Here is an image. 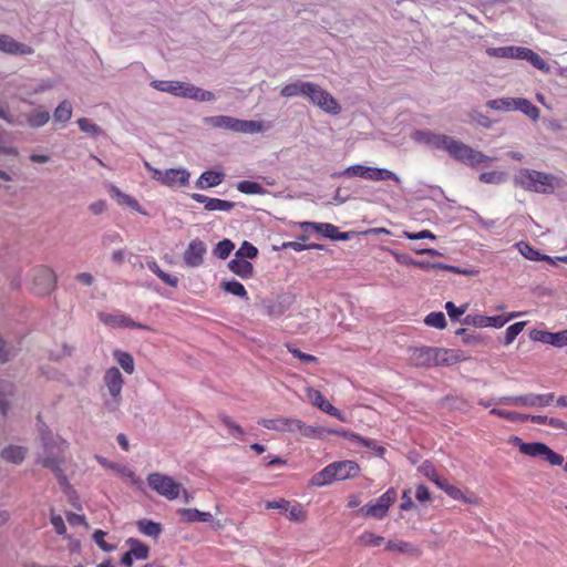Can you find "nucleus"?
<instances>
[{
	"mask_svg": "<svg viewBox=\"0 0 567 567\" xmlns=\"http://www.w3.org/2000/svg\"><path fill=\"white\" fill-rule=\"evenodd\" d=\"M411 138L433 150L445 151L452 158L471 167L488 166L493 162L492 157L472 148L462 141L430 130H416L412 133Z\"/></svg>",
	"mask_w": 567,
	"mask_h": 567,
	"instance_id": "nucleus-1",
	"label": "nucleus"
},
{
	"mask_svg": "<svg viewBox=\"0 0 567 567\" xmlns=\"http://www.w3.org/2000/svg\"><path fill=\"white\" fill-rule=\"evenodd\" d=\"M514 184L527 192L553 194L566 185L563 175H555L529 168H520L514 176Z\"/></svg>",
	"mask_w": 567,
	"mask_h": 567,
	"instance_id": "nucleus-2",
	"label": "nucleus"
},
{
	"mask_svg": "<svg viewBox=\"0 0 567 567\" xmlns=\"http://www.w3.org/2000/svg\"><path fill=\"white\" fill-rule=\"evenodd\" d=\"M39 436L42 443V453L39 462L53 472H61V464L65 461L68 442L60 435L53 433L45 424L38 427Z\"/></svg>",
	"mask_w": 567,
	"mask_h": 567,
	"instance_id": "nucleus-3",
	"label": "nucleus"
},
{
	"mask_svg": "<svg viewBox=\"0 0 567 567\" xmlns=\"http://www.w3.org/2000/svg\"><path fill=\"white\" fill-rule=\"evenodd\" d=\"M360 473V466L354 461H339L333 462L316 473L310 484L312 486L322 487L330 485L336 481H344L358 476Z\"/></svg>",
	"mask_w": 567,
	"mask_h": 567,
	"instance_id": "nucleus-4",
	"label": "nucleus"
},
{
	"mask_svg": "<svg viewBox=\"0 0 567 567\" xmlns=\"http://www.w3.org/2000/svg\"><path fill=\"white\" fill-rule=\"evenodd\" d=\"M509 443L518 447L519 452L529 457H539L550 465L563 466L567 472V462H564V456L543 442H525L519 436H511Z\"/></svg>",
	"mask_w": 567,
	"mask_h": 567,
	"instance_id": "nucleus-5",
	"label": "nucleus"
},
{
	"mask_svg": "<svg viewBox=\"0 0 567 567\" xmlns=\"http://www.w3.org/2000/svg\"><path fill=\"white\" fill-rule=\"evenodd\" d=\"M103 384L106 390L104 409L110 413L120 411L123 401L122 390L124 385V378L120 370L115 367L109 368L103 375Z\"/></svg>",
	"mask_w": 567,
	"mask_h": 567,
	"instance_id": "nucleus-6",
	"label": "nucleus"
},
{
	"mask_svg": "<svg viewBox=\"0 0 567 567\" xmlns=\"http://www.w3.org/2000/svg\"><path fill=\"white\" fill-rule=\"evenodd\" d=\"M144 166L152 173V178L154 181L166 187H185L189 184L190 173L186 168H169L161 171L153 167L148 162H144Z\"/></svg>",
	"mask_w": 567,
	"mask_h": 567,
	"instance_id": "nucleus-7",
	"label": "nucleus"
},
{
	"mask_svg": "<svg viewBox=\"0 0 567 567\" xmlns=\"http://www.w3.org/2000/svg\"><path fill=\"white\" fill-rule=\"evenodd\" d=\"M315 106L319 107L324 113L338 115L341 113V105L337 99L326 89L311 82L307 96Z\"/></svg>",
	"mask_w": 567,
	"mask_h": 567,
	"instance_id": "nucleus-8",
	"label": "nucleus"
},
{
	"mask_svg": "<svg viewBox=\"0 0 567 567\" xmlns=\"http://www.w3.org/2000/svg\"><path fill=\"white\" fill-rule=\"evenodd\" d=\"M554 393H527L523 395H511L497 398V403L509 406H522V408H546L554 401Z\"/></svg>",
	"mask_w": 567,
	"mask_h": 567,
	"instance_id": "nucleus-9",
	"label": "nucleus"
},
{
	"mask_svg": "<svg viewBox=\"0 0 567 567\" xmlns=\"http://www.w3.org/2000/svg\"><path fill=\"white\" fill-rule=\"evenodd\" d=\"M147 483L161 496L173 501L179 497L182 485L173 477L162 473H151L147 476Z\"/></svg>",
	"mask_w": 567,
	"mask_h": 567,
	"instance_id": "nucleus-10",
	"label": "nucleus"
},
{
	"mask_svg": "<svg viewBox=\"0 0 567 567\" xmlns=\"http://www.w3.org/2000/svg\"><path fill=\"white\" fill-rule=\"evenodd\" d=\"M30 281V290L34 295H47L55 285V276L50 268L38 267L32 269L28 275Z\"/></svg>",
	"mask_w": 567,
	"mask_h": 567,
	"instance_id": "nucleus-11",
	"label": "nucleus"
},
{
	"mask_svg": "<svg viewBox=\"0 0 567 567\" xmlns=\"http://www.w3.org/2000/svg\"><path fill=\"white\" fill-rule=\"evenodd\" d=\"M396 499V492L394 488H389L375 502H371L363 506L360 512L364 516L382 519L386 516L390 506Z\"/></svg>",
	"mask_w": 567,
	"mask_h": 567,
	"instance_id": "nucleus-12",
	"label": "nucleus"
},
{
	"mask_svg": "<svg viewBox=\"0 0 567 567\" xmlns=\"http://www.w3.org/2000/svg\"><path fill=\"white\" fill-rule=\"evenodd\" d=\"M519 312H512L506 318L502 316H484V315H467L463 320V324L473 326L475 328H496L504 327L509 320L519 316Z\"/></svg>",
	"mask_w": 567,
	"mask_h": 567,
	"instance_id": "nucleus-13",
	"label": "nucleus"
},
{
	"mask_svg": "<svg viewBox=\"0 0 567 567\" xmlns=\"http://www.w3.org/2000/svg\"><path fill=\"white\" fill-rule=\"evenodd\" d=\"M268 509H279L289 520L301 523L307 517L305 506L287 499H276L266 503Z\"/></svg>",
	"mask_w": 567,
	"mask_h": 567,
	"instance_id": "nucleus-14",
	"label": "nucleus"
},
{
	"mask_svg": "<svg viewBox=\"0 0 567 567\" xmlns=\"http://www.w3.org/2000/svg\"><path fill=\"white\" fill-rule=\"evenodd\" d=\"M99 320L110 328H135L150 330V327L143 323L135 322L131 317L125 315L122 311L114 312H104L101 311L97 313Z\"/></svg>",
	"mask_w": 567,
	"mask_h": 567,
	"instance_id": "nucleus-15",
	"label": "nucleus"
},
{
	"mask_svg": "<svg viewBox=\"0 0 567 567\" xmlns=\"http://www.w3.org/2000/svg\"><path fill=\"white\" fill-rule=\"evenodd\" d=\"M292 303V297L280 295L276 298L264 300L262 310L264 313L270 319H278L291 308Z\"/></svg>",
	"mask_w": 567,
	"mask_h": 567,
	"instance_id": "nucleus-16",
	"label": "nucleus"
},
{
	"mask_svg": "<svg viewBox=\"0 0 567 567\" xmlns=\"http://www.w3.org/2000/svg\"><path fill=\"white\" fill-rule=\"evenodd\" d=\"M206 252L205 243L198 238L193 239L183 254V261L189 268H198L204 264Z\"/></svg>",
	"mask_w": 567,
	"mask_h": 567,
	"instance_id": "nucleus-17",
	"label": "nucleus"
},
{
	"mask_svg": "<svg viewBox=\"0 0 567 567\" xmlns=\"http://www.w3.org/2000/svg\"><path fill=\"white\" fill-rule=\"evenodd\" d=\"M176 96L199 102H212L216 99L213 92L182 81H177Z\"/></svg>",
	"mask_w": 567,
	"mask_h": 567,
	"instance_id": "nucleus-18",
	"label": "nucleus"
},
{
	"mask_svg": "<svg viewBox=\"0 0 567 567\" xmlns=\"http://www.w3.org/2000/svg\"><path fill=\"white\" fill-rule=\"evenodd\" d=\"M529 338L535 342H542L556 348H567V329L557 332L533 329L529 332Z\"/></svg>",
	"mask_w": 567,
	"mask_h": 567,
	"instance_id": "nucleus-19",
	"label": "nucleus"
},
{
	"mask_svg": "<svg viewBox=\"0 0 567 567\" xmlns=\"http://www.w3.org/2000/svg\"><path fill=\"white\" fill-rule=\"evenodd\" d=\"M306 395L309 402L320 409L322 412L328 413L329 415H332L341 421H346L343 414L334 408L323 395L319 390H316L313 388H306Z\"/></svg>",
	"mask_w": 567,
	"mask_h": 567,
	"instance_id": "nucleus-20",
	"label": "nucleus"
},
{
	"mask_svg": "<svg viewBox=\"0 0 567 567\" xmlns=\"http://www.w3.org/2000/svg\"><path fill=\"white\" fill-rule=\"evenodd\" d=\"M190 197L195 202L203 204L205 209L209 212H229L235 207L234 202L208 197L199 193H194Z\"/></svg>",
	"mask_w": 567,
	"mask_h": 567,
	"instance_id": "nucleus-21",
	"label": "nucleus"
},
{
	"mask_svg": "<svg viewBox=\"0 0 567 567\" xmlns=\"http://www.w3.org/2000/svg\"><path fill=\"white\" fill-rule=\"evenodd\" d=\"M0 51L12 55H30L34 52L30 45L18 42L8 34H0Z\"/></svg>",
	"mask_w": 567,
	"mask_h": 567,
	"instance_id": "nucleus-22",
	"label": "nucleus"
},
{
	"mask_svg": "<svg viewBox=\"0 0 567 567\" xmlns=\"http://www.w3.org/2000/svg\"><path fill=\"white\" fill-rule=\"evenodd\" d=\"M463 360H465V357L460 350L434 348L435 365H453Z\"/></svg>",
	"mask_w": 567,
	"mask_h": 567,
	"instance_id": "nucleus-23",
	"label": "nucleus"
},
{
	"mask_svg": "<svg viewBox=\"0 0 567 567\" xmlns=\"http://www.w3.org/2000/svg\"><path fill=\"white\" fill-rule=\"evenodd\" d=\"M410 362L415 367H432L434 362V348L423 347L411 350Z\"/></svg>",
	"mask_w": 567,
	"mask_h": 567,
	"instance_id": "nucleus-24",
	"label": "nucleus"
},
{
	"mask_svg": "<svg viewBox=\"0 0 567 567\" xmlns=\"http://www.w3.org/2000/svg\"><path fill=\"white\" fill-rule=\"evenodd\" d=\"M96 461L105 468L112 470L116 474H118L121 477L127 480L132 484H137L140 482V478L135 475V473L128 468L127 466L118 463H113L107 461L105 457L96 455Z\"/></svg>",
	"mask_w": 567,
	"mask_h": 567,
	"instance_id": "nucleus-25",
	"label": "nucleus"
},
{
	"mask_svg": "<svg viewBox=\"0 0 567 567\" xmlns=\"http://www.w3.org/2000/svg\"><path fill=\"white\" fill-rule=\"evenodd\" d=\"M385 549L391 553L404 554L411 557H420L422 550L412 543L401 539H390L386 542Z\"/></svg>",
	"mask_w": 567,
	"mask_h": 567,
	"instance_id": "nucleus-26",
	"label": "nucleus"
},
{
	"mask_svg": "<svg viewBox=\"0 0 567 567\" xmlns=\"http://www.w3.org/2000/svg\"><path fill=\"white\" fill-rule=\"evenodd\" d=\"M295 420L291 417L260 419L258 424L276 432H293Z\"/></svg>",
	"mask_w": 567,
	"mask_h": 567,
	"instance_id": "nucleus-27",
	"label": "nucleus"
},
{
	"mask_svg": "<svg viewBox=\"0 0 567 567\" xmlns=\"http://www.w3.org/2000/svg\"><path fill=\"white\" fill-rule=\"evenodd\" d=\"M109 193H110L111 197L117 202L118 205L127 206V207L132 208L133 210L144 214V212L141 208L140 203L131 195L123 193L115 185H111L109 187Z\"/></svg>",
	"mask_w": 567,
	"mask_h": 567,
	"instance_id": "nucleus-28",
	"label": "nucleus"
},
{
	"mask_svg": "<svg viewBox=\"0 0 567 567\" xmlns=\"http://www.w3.org/2000/svg\"><path fill=\"white\" fill-rule=\"evenodd\" d=\"M524 47H499V48H488L486 49V54L492 58H501V59H522Z\"/></svg>",
	"mask_w": 567,
	"mask_h": 567,
	"instance_id": "nucleus-29",
	"label": "nucleus"
},
{
	"mask_svg": "<svg viewBox=\"0 0 567 567\" xmlns=\"http://www.w3.org/2000/svg\"><path fill=\"white\" fill-rule=\"evenodd\" d=\"M228 268L231 272L243 279H249L254 275V266L250 261L235 257L228 262Z\"/></svg>",
	"mask_w": 567,
	"mask_h": 567,
	"instance_id": "nucleus-30",
	"label": "nucleus"
},
{
	"mask_svg": "<svg viewBox=\"0 0 567 567\" xmlns=\"http://www.w3.org/2000/svg\"><path fill=\"white\" fill-rule=\"evenodd\" d=\"M292 433L309 439H321L326 433V427L308 425L301 420L296 419Z\"/></svg>",
	"mask_w": 567,
	"mask_h": 567,
	"instance_id": "nucleus-31",
	"label": "nucleus"
},
{
	"mask_svg": "<svg viewBox=\"0 0 567 567\" xmlns=\"http://www.w3.org/2000/svg\"><path fill=\"white\" fill-rule=\"evenodd\" d=\"M236 117L228 115H215L204 118V123L210 127L227 130L231 132H235L236 130Z\"/></svg>",
	"mask_w": 567,
	"mask_h": 567,
	"instance_id": "nucleus-32",
	"label": "nucleus"
},
{
	"mask_svg": "<svg viewBox=\"0 0 567 567\" xmlns=\"http://www.w3.org/2000/svg\"><path fill=\"white\" fill-rule=\"evenodd\" d=\"M266 130H267V126L262 121L239 120V118H237V121H236L235 133L258 134V133H264Z\"/></svg>",
	"mask_w": 567,
	"mask_h": 567,
	"instance_id": "nucleus-33",
	"label": "nucleus"
},
{
	"mask_svg": "<svg viewBox=\"0 0 567 567\" xmlns=\"http://www.w3.org/2000/svg\"><path fill=\"white\" fill-rule=\"evenodd\" d=\"M364 179L373 181V182L392 179L396 184L401 183V178L392 171H389L386 168L370 167V166H367Z\"/></svg>",
	"mask_w": 567,
	"mask_h": 567,
	"instance_id": "nucleus-34",
	"label": "nucleus"
},
{
	"mask_svg": "<svg viewBox=\"0 0 567 567\" xmlns=\"http://www.w3.org/2000/svg\"><path fill=\"white\" fill-rule=\"evenodd\" d=\"M311 82L296 80L291 83H288L281 87L280 94L284 97H295L299 95L307 96L309 86Z\"/></svg>",
	"mask_w": 567,
	"mask_h": 567,
	"instance_id": "nucleus-35",
	"label": "nucleus"
},
{
	"mask_svg": "<svg viewBox=\"0 0 567 567\" xmlns=\"http://www.w3.org/2000/svg\"><path fill=\"white\" fill-rule=\"evenodd\" d=\"M224 181V174L216 171L204 172L196 182V187L199 189H206L218 186Z\"/></svg>",
	"mask_w": 567,
	"mask_h": 567,
	"instance_id": "nucleus-36",
	"label": "nucleus"
},
{
	"mask_svg": "<svg viewBox=\"0 0 567 567\" xmlns=\"http://www.w3.org/2000/svg\"><path fill=\"white\" fill-rule=\"evenodd\" d=\"M437 487L444 491L450 497H452L455 501H461L467 504H477V501L475 498L466 496L461 488L450 484L445 478L439 483Z\"/></svg>",
	"mask_w": 567,
	"mask_h": 567,
	"instance_id": "nucleus-37",
	"label": "nucleus"
},
{
	"mask_svg": "<svg viewBox=\"0 0 567 567\" xmlns=\"http://www.w3.org/2000/svg\"><path fill=\"white\" fill-rule=\"evenodd\" d=\"M27 454V449L21 445H9L4 447L0 455L1 457L10 463L20 464L23 462Z\"/></svg>",
	"mask_w": 567,
	"mask_h": 567,
	"instance_id": "nucleus-38",
	"label": "nucleus"
},
{
	"mask_svg": "<svg viewBox=\"0 0 567 567\" xmlns=\"http://www.w3.org/2000/svg\"><path fill=\"white\" fill-rule=\"evenodd\" d=\"M301 228L307 230L311 228L316 230L318 234L326 238H330L333 240L336 238L337 226L329 223H315V221H303L301 223Z\"/></svg>",
	"mask_w": 567,
	"mask_h": 567,
	"instance_id": "nucleus-39",
	"label": "nucleus"
},
{
	"mask_svg": "<svg viewBox=\"0 0 567 567\" xmlns=\"http://www.w3.org/2000/svg\"><path fill=\"white\" fill-rule=\"evenodd\" d=\"M514 111H519L533 121L539 117V110L527 99L515 97Z\"/></svg>",
	"mask_w": 567,
	"mask_h": 567,
	"instance_id": "nucleus-40",
	"label": "nucleus"
},
{
	"mask_svg": "<svg viewBox=\"0 0 567 567\" xmlns=\"http://www.w3.org/2000/svg\"><path fill=\"white\" fill-rule=\"evenodd\" d=\"M520 60L528 61L534 68L545 73L550 71L549 64L538 53L528 48L524 47Z\"/></svg>",
	"mask_w": 567,
	"mask_h": 567,
	"instance_id": "nucleus-41",
	"label": "nucleus"
},
{
	"mask_svg": "<svg viewBox=\"0 0 567 567\" xmlns=\"http://www.w3.org/2000/svg\"><path fill=\"white\" fill-rule=\"evenodd\" d=\"M218 417L221 424L228 429L229 435L240 441L245 440L246 432L237 422H235L230 416L224 413H220Z\"/></svg>",
	"mask_w": 567,
	"mask_h": 567,
	"instance_id": "nucleus-42",
	"label": "nucleus"
},
{
	"mask_svg": "<svg viewBox=\"0 0 567 567\" xmlns=\"http://www.w3.org/2000/svg\"><path fill=\"white\" fill-rule=\"evenodd\" d=\"M181 515H182L183 519L187 523H194V522L208 523L213 519V516L209 512H200L196 508H183V509H181Z\"/></svg>",
	"mask_w": 567,
	"mask_h": 567,
	"instance_id": "nucleus-43",
	"label": "nucleus"
},
{
	"mask_svg": "<svg viewBox=\"0 0 567 567\" xmlns=\"http://www.w3.org/2000/svg\"><path fill=\"white\" fill-rule=\"evenodd\" d=\"M113 357L116 360V362L121 365V368L126 372L127 374H132L135 370L134 359L131 353L122 351V350H115L113 352Z\"/></svg>",
	"mask_w": 567,
	"mask_h": 567,
	"instance_id": "nucleus-44",
	"label": "nucleus"
},
{
	"mask_svg": "<svg viewBox=\"0 0 567 567\" xmlns=\"http://www.w3.org/2000/svg\"><path fill=\"white\" fill-rule=\"evenodd\" d=\"M126 544L130 546V553L134 556L135 559H146L148 557L150 548L140 539L128 538Z\"/></svg>",
	"mask_w": 567,
	"mask_h": 567,
	"instance_id": "nucleus-45",
	"label": "nucleus"
},
{
	"mask_svg": "<svg viewBox=\"0 0 567 567\" xmlns=\"http://www.w3.org/2000/svg\"><path fill=\"white\" fill-rule=\"evenodd\" d=\"M140 533L148 537H158L162 533V526L153 520L142 519L137 522Z\"/></svg>",
	"mask_w": 567,
	"mask_h": 567,
	"instance_id": "nucleus-46",
	"label": "nucleus"
},
{
	"mask_svg": "<svg viewBox=\"0 0 567 567\" xmlns=\"http://www.w3.org/2000/svg\"><path fill=\"white\" fill-rule=\"evenodd\" d=\"M72 112V104L68 100H64L55 107L53 120L64 124L71 118Z\"/></svg>",
	"mask_w": 567,
	"mask_h": 567,
	"instance_id": "nucleus-47",
	"label": "nucleus"
},
{
	"mask_svg": "<svg viewBox=\"0 0 567 567\" xmlns=\"http://www.w3.org/2000/svg\"><path fill=\"white\" fill-rule=\"evenodd\" d=\"M515 97H499L486 102V106L498 112L514 111Z\"/></svg>",
	"mask_w": 567,
	"mask_h": 567,
	"instance_id": "nucleus-48",
	"label": "nucleus"
},
{
	"mask_svg": "<svg viewBox=\"0 0 567 567\" xmlns=\"http://www.w3.org/2000/svg\"><path fill=\"white\" fill-rule=\"evenodd\" d=\"M147 268L153 274H155L161 280H163L166 285L171 287H176L178 285V278L163 271L156 261H148Z\"/></svg>",
	"mask_w": 567,
	"mask_h": 567,
	"instance_id": "nucleus-49",
	"label": "nucleus"
},
{
	"mask_svg": "<svg viewBox=\"0 0 567 567\" xmlns=\"http://www.w3.org/2000/svg\"><path fill=\"white\" fill-rule=\"evenodd\" d=\"M221 288L230 295L248 299V295L244 285L237 280L224 281L221 282Z\"/></svg>",
	"mask_w": 567,
	"mask_h": 567,
	"instance_id": "nucleus-50",
	"label": "nucleus"
},
{
	"mask_svg": "<svg viewBox=\"0 0 567 567\" xmlns=\"http://www.w3.org/2000/svg\"><path fill=\"white\" fill-rule=\"evenodd\" d=\"M50 120V114L45 110H35L28 115V124L32 127H41Z\"/></svg>",
	"mask_w": 567,
	"mask_h": 567,
	"instance_id": "nucleus-51",
	"label": "nucleus"
},
{
	"mask_svg": "<svg viewBox=\"0 0 567 567\" xmlns=\"http://www.w3.org/2000/svg\"><path fill=\"white\" fill-rule=\"evenodd\" d=\"M516 247L526 259L542 261L543 254L532 247L528 243L519 241L516 244Z\"/></svg>",
	"mask_w": 567,
	"mask_h": 567,
	"instance_id": "nucleus-52",
	"label": "nucleus"
},
{
	"mask_svg": "<svg viewBox=\"0 0 567 567\" xmlns=\"http://www.w3.org/2000/svg\"><path fill=\"white\" fill-rule=\"evenodd\" d=\"M237 189L243 194L261 195L265 194L264 187L252 181H241L237 184Z\"/></svg>",
	"mask_w": 567,
	"mask_h": 567,
	"instance_id": "nucleus-53",
	"label": "nucleus"
},
{
	"mask_svg": "<svg viewBox=\"0 0 567 567\" xmlns=\"http://www.w3.org/2000/svg\"><path fill=\"white\" fill-rule=\"evenodd\" d=\"M480 181L485 184L499 185L506 181V174L501 171L484 172L480 175Z\"/></svg>",
	"mask_w": 567,
	"mask_h": 567,
	"instance_id": "nucleus-54",
	"label": "nucleus"
},
{
	"mask_svg": "<svg viewBox=\"0 0 567 567\" xmlns=\"http://www.w3.org/2000/svg\"><path fill=\"white\" fill-rule=\"evenodd\" d=\"M235 248V245L234 243L230 240V239H224L221 241H219L214 250H213V254L219 258V259H226L229 257V255L231 254V251L234 250Z\"/></svg>",
	"mask_w": 567,
	"mask_h": 567,
	"instance_id": "nucleus-55",
	"label": "nucleus"
},
{
	"mask_svg": "<svg viewBox=\"0 0 567 567\" xmlns=\"http://www.w3.org/2000/svg\"><path fill=\"white\" fill-rule=\"evenodd\" d=\"M424 323L427 327L442 330L446 327V319L443 312H431L424 318Z\"/></svg>",
	"mask_w": 567,
	"mask_h": 567,
	"instance_id": "nucleus-56",
	"label": "nucleus"
},
{
	"mask_svg": "<svg viewBox=\"0 0 567 567\" xmlns=\"http://www.w3.org/2000/svg\"><path fill=\"white\" fill-rule=\"evenodd\" d=\"M78 125L83 133L91 137H96L102 134V128L85 117L79 118Z\"/></svg>",
	"mask_w": 567,
	"mask_h": 567,
	"instance_id": "nucleus-57",
	"label": "nucleus"
},
{
	"mask_svg": "<svg viewBox=\"0 0 567 567\" xmlns=\"http://www.w3.org/2000/svg\"><path fill=\"white\" fill-rule=\"evenodd\" d=\"M359 542L363 546L378 547L384 542V538L380 535L372 533V532L365 530L360 535Z\"/></svg>",
	"mask_w": 567,
	"mask_h": 567,
	"instance_id": "nucleus-58",
	"label": "nucleus"
},
{
	"mask_svg": "<svg viewBox=\"0 0 567 567\" xmlns=\"http://www.w3.org/2000/svg\"><path fill=\"white\" fill-rule=\"evenodd\" d=\"M365 169H367V166L364 165H361V164H357V165H351L349 167H347L346 169H343L342 172H339V173H334V176H339V177H361V178H364L365 177Z\"/></svg>",
	"mask_w": 567,
	"mask_h": 567,
	"instance_id": "nucleus-59",
	"label": "nucleus"
},
{
	"mask_svg": "<svg viewBox=\"0 0 567 567\" xmlns=\"http://www.w3.org/2000/svg\"><path fill=\"white\" fill-rule=\"evenodd\" d=\"M151 86L159 92L169 93L176 96L177 81L154 80L151 82Z\"/></svg>",
	"mask_w": 567,
	"mask_h": 567,
	"instance_id": "nucleus-60",
	"label": "nucleus"
},
{
	"mask_svg": "<svg viewBox=\"0 0 567 567\" xmlns=\"http://www.w3.org/2000/svg\"><path fill=\"white\" fill-rule=\"evenodd\" d=\"M258 249L249 241H244L239 249L236 251L235 257L243 259H252L257 256Z\"/></svg>",
	"mask_w": 567,
	"mask_h": 567,
	"instance_id": "nucleus-61",
	"label": "nucleus"
},
{
	"mask_svg": "<svg viewBox=\"0 0 567 567\" xmlns=\"http://www.w3.org/2000/svg\"><path fill=\"white\" fill-rule=\"evenodd\" d=\"M419 471L424 475L426 476L427 478H430L432 482H434L437 486H439V483L442 482L444 478H441L439 476V474L436 473V470L435 467L433 466L432 463L430 462H423L420 466H419Z\"/></svg>",
	"mask_w": 567,
	"mask_h": 567,
	"instance_id": "nucleus-62",
	"label": "nucleus"
},
{
	"mask_svg": "<svg viewBox=\"0 0 567 567\" xmlns=\"http://www.w3.org/2000/svg\"><path fill=\"white\" fill-rule=\"evenodd\" d=\"M106 533L101 530V529H96L94 533H93V540L94 543L103 550V551H106V553H110V551H113L116 549V545L114 544H110V543H106L104 540V537H105Z\"/></svg>",
	"mask_w": 567,
	"mask_h": 567,
	"instance_id": "nucleus-63",
	"label": "nucleus"
},
{
	"mask_svg": "<svg viewBox=\"0 0 567 567\" xmlns=\"http://www.w3.org/2000/svg\"><path fill=\"white\" fill-rule=\"evenodd\" d=\"M526 322H515L512 326H509L505 331V344H511L515 338L523 331Z\"/></svg>",
	"mask_w": 567,
	"mask_h": 567,
	"instance_id": "nucleus-64",
	"label": "nucleus"
}]
</instances>
